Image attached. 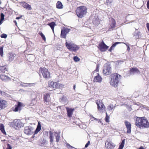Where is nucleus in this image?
<instances>
[{
    "mask_svg": "<svg viewBox=\"0 0 149 149\" xmlns=\"http://www.w3.org/2000/svg\"><path fill=\"white\" fill-rule=\"evenodd\" d=\"M135 122V125L140 129L147 128L149 127V122L145 117H137Z\"/></svg>",
    "mask_w": 149,
    "mask_h": 149,
    "instance_id": "f257e3e1",
    "label": "nucleus"
},
{
    "mask_svg": "<svg viewBox=\"0 0 149 149\" xmlns=\"http://www.w3.org/2000/svg\"><path fill=\"white\" fill-rule=\"evenodd\" d=\"M121 77V76L120 75L117 73L112 74L110 75V85L115 87H117Z\"/></svg>",
    "mask_w": 149,
    "mask_h": 149,
    "instance_id": "f03ea898",
    "label": "nucleus"
},
{
    "mask_svg": "<svg viewBox=\"0 0 149 149\" xmlns=\"http://www.w3.org/2000/svg\"><path fill=\"white\" fill-rule=\"evenodd\" d=\"M77 16L80 18L84 17L87 13L86 8L84 6H80L76 10Z\"/></svg>",
    "mask_w": 149,
    "mask_h": 149,
    "instance_id": "7ed1b4c3",
    "label": "nucleus"
},
{
    "mask_svg": "<svg viewBox=\"0 0 149 149\" xmlns=\"http://www.w3.org/2000/svg\"><path fill=\"white\" fill-rule=\"evenodd\" d=\"M65 45L67 48L71 51L75 52L79 49V47L77 45L72 42L68 43L66 40Z\"/></svg>",
    "mask_w": 149,
    "mask_h": 149,
    "instance_id": "20e7f679",
    "label": "nucleus"
},
{
    "mask_svg": "<svg viewBox=\"0 0 149 149\" xmlns=\"http://www.w3.org/2000/svg\"><path fill=\"white\" fill-rule=\"evenodd\" d=\"M10 126L14 127L16 129L21 128L23 126V124L19 120H15L13 122L10 123Z\"/></svg>",
    "mask_w": 149,
    "mask_h": 149,
    "instance_id": "39448f33",
    "label": "nucleus"
},
{
    "mask_svg": "<svg viewBox=\"0 0 149 149\" xmlns=\"http://www.w3.org/2000/svg\"><path fill=\"white\" fill-rule=\"evenodd\" d=\"M112 72L111 68L109 64H105L104 66L103 73L105 75H108Z\"/></svg>",
    "mask_w": 149,
    "mask_h": 149,
    "instance_id": "423d86ee",
    "label": "nucleus"
},
{
    "mask_svg": "<svg viewBox=\"0 0 149 149\" xmlns=\"http://www.w3.org/2000/svg\"><path fill=\"white\" fill-rule=\"evenodd\" d=\"M40 71L41 72L43 77L46 79H49L50 77V74L48 69L44 67L41 68L40 69Z\"/></svg>",
    "mask_w": 149,
    "mask_h": 149,
    "instance_id": "0eeeda50",
    "label": "nucleus"
},
{
    "mask_svg": "<svg viewBox=\"0 0 149 149\" xmlns=\"http://www.w3.org/2000/svg\"><path fill=\"white\" fill-rule=\"evenodd\" d=\"M34 128L31 126H26L25 127L24 132L27 135H31L33 133Z\"/></svg>",
    "mask_w": 149,
    "mask_h": 149,
    "instance_id": "6e6552de",
    "label": "nucleus"
},
{
    "mask_svg": "<svg viewBox=\"0 0 149 149\" xmlns=\"http://www.w3.org/2000/svg\"><path fill=\"white\" fill-rule=\"evenodd\" d=\"M96 103L97 106V109L98 111L100 112H102L103 110L105 109V107L103 104L102 101L100 100H97Z\"/></svg>",
    "mask_w": 149,
    "mask_h": 149,
    "instance_id": "1a4fd4ad",
    "label": "nucleus"
},
{
    "mask_svg": "<svg viewBox=\"0 0 149 149\" xmlns=\"http://www.w3.org/2000/svg\"><path fill=\"white\" fill-rule=\"evenodd\" d=\"M99 48L101 52H104L106 51L108 48L103 41H102L99 45Z\"/></svg>",
    "mask_w": 149,
    "mask_h": 149,
    "instance_id": "9d476101",
    "label": "nucleus"
},
{
    "mask_svg": "<svg viewBox=\"0 0 149 149\" xmlns=\"http://www.w3.org/2000/svg\"><path fill=\"white\" fill-rule=\"evenodd\" d=\"M70 29L68 28H64L62 29L61 32V36L62 38H65L66 35L70 31Z\"/></svg>",
    "mask_w": 149,
    "mask_h": 149,
    "instance_id": "9b49d317",
    "label": "nucleus"
},
{
    "mask_svg": "<svg viewBox=\"0 0 149 149\" xmlns=\"http://www.w3.org/2000/svg\"><path fill=\"white\" fill-rule=\"evenodd\" d=\"M93 75H94V74L96 73V72H93ZM96 74H97V75L94 77V82H101L102 79V78L100 76L99 73H96Z\"/></svg>",
    "mask_w": 149,
    "mask_h": 149,
    "instance_id": "f8f14e48",
    "label": "nucleus"
},
{
    "mask_svg": "<svg viewBox=\"0 0 149 149\" xmlns=\"http://www.w3.org/2000/svg\"><path fill=\"white\" fill-rule=\"evenodd\" d=\"M115 145L112 142H109L107 141L105 144V146L108 149H111L114 148Z\"/></svg>",
    "mask_w": 149,
    "mask_h": 149,
    "instance_id": "ddd939ff",
    "label": "nucleus"
},
{
    "mask_svg": "<svg viewBox=\"0 0 149 149\" xmlns=\"http://www.w3.org/2000/svg\"><path fill=\"white\" fill-rule=\"evenodd\" d=\"M6 102L0 98V110L5 108L6 106Z\"/></svg>",
    "mask_w": 149,
    "mask_h": 149,
    "instance_id": "4468645a",
    "label": "nucleus"
},
{
    "mask_svg": "<svg viewBox=\"0 0 149 149\" xmlns=\"http://www.w3.org/2000/svg\"><path fill=\"white\" fill-rule=\"evenodd\" d=\"M0 78L3 81L5 82L10 81L11 79L10 77L4 74H1L0 76Z\"/></svg>",
    "mask_w": 149,
    "mask_h": 149,
    "instance_id": "2eb2a0df",
    "label": "nucleus"
},
{
    "mask_svg": "<svg viewBox=\"0 0 149 149\" xmlns=\"http://www.w3.org/2000/svg\"><path fill=\"white\" fill-rule=\"evenodd\" d=\"M130 74L131 75L136 74H140V72L139 70L136 68H131L130 70Z\"/></svg>",
    "mask_w": 149,
    "mask_h": 149,
    "instance_id": "dca6fc26",
    "label": "nucleus"
},
{
    "mask_svg": "<svg viewBox=\"0 0 149 149\" xmlns=\"http://www.w3.org/2000/svg\"><path fill=\"white\" fill-rule=\"evenodd\" d=\"M125 125L127 128V133H130L131 132V124L129 122L126 121L125 122Z\"/></svg>",
    "mask_w": 149,
    "mask_h": 149,
    "instance_id": "f3484780",
    "label": "nucleus"
},
{
    "mask_svg": "<svg viewBox=\"0 0 149 149\" xmlns=\"http://www.w3.org/2000/svg\"><path fill=\"white\" fill-rule=\"evenodd\" d=\"M22 106V103L20 102H18L17 104L15 105V108L13 111L16 112L20 111L21 110Z\"/></svg>",
    "mask_w": 149,
    "mask_h": 149,
    "instance_id": "a211bd4d",
    "label": "nucleus"
},
{
    "mask_svg": "<svg viewBox=\"0 0 149 149\" xmlns=\"http://www.w3.org/2000/svg\"><path fill=\"white\" fill-rule=\"evenodd\" d=\"M66 110L67 111V115L69 117H71L72 116V112L74 110V109L72 108L67 107L66 108Z\"/></svg>",
    "mask_w": 149,
    "mask_h": 149,
    "instance_id": "6ab92c4d",
    "label": "nucleus"
},
{
    "mask_svg": "<svg viewBox=\"0 0 149 149\" xmlns=\"http://www.w3.org/2000/svg\"><path fill=\"white\" fill-rule=\"evenodd\" d=\"M21 4L24 8H26L29 10H31L32 9L31 5L25 2H21Z\"/></svg>",
    "mask_w": 149,
    "mask_h": 149,
    "instance_id": "aec40b11",
    "label": "nucleus"
},
{
    "mask_svg": "<svg viewBox=\"0 0 149 149\" xmlns=\"http://www.w3.org/2000/svg\"><path fill=\"white\" fill-rule=\"evenodd\" d=\"M16 56L15 54L13 53H9L8 56V61L10 62H11L13 61L14 59V58Z\"/></svg>",
    "mask_w": 149,
    "mask_h": 149,
    "instance_id": "412c9836",
    "label": "nucleus"
},
{
    "mask_svg": "<svg viewBox=\"0 0 149 149\" xmlns=\"http://www.w3.org/2000/svg\"><path fill=\"white\" fill-rule=\"evenodd\" d=\"M49 94L47 93L45 95H44V100L45 102H48L50 99Z\"/></svg>",
    "mask_w": 149,
    "mask_h": 149,
    "instance_id": "4be33fe9",
    "label": "nucleus"
},
{
    "mask_svg": "<svg viewBox=\"0 0 149 149\" xmlns=\"http://www.w3.org/2000/svg\"><path fill=\"white\" fill-rule=\"evenodd\" d=\"M115 106H114L112 104H109L107 107V111L109 112H112V113L113 112V110L115 109Z\"/></svg>",
    "mask_w": 149,
    "mask_h": 149,
    "instance_id": "5701e85b",
    "label": "nucleus"
},
{
    "mask_svg": "<svg viewBox=\"0 0 149 149\" xmlns=\"http://www.w3.org/2000/svg\"><path fill=\"white\" fill-rule=\"evenodd\" d=\"M32 85H35V83H23L22 82H21L20 84V85L21 86L23 87H28V86H32Z\"/></svg>",
    "mask_w": 149,
    "mask_h": 149,
    "instance_id": "b1692460",
    "label": "nucleus"
},
{
    "mask_svg": "<svg viewBox=\"0 0 149 149\" xmlns=\"http://www.w3.org/2000/svg\"><path fill=\"white\" fill-rule=\"evenodd\" d=\"M41 129V126L40 124L38 123V125L37 127L36 128L34 131V135L36 134L38 132L40 131Z\"/></svg>",
    "mask_w": 149,
    "mask_h": 149,
    "instance_id": "393cba45",
    "label": "nucleus"
},
{
    "mask_svg": "<svg viewBox=\"0 0 149 149\" xmlns=\"http://www.w3.org/2000/svg\"><path fill=\"white\" fill-rule=\"evenodd\" d=\"M56 8L58 9H62L63 8V5L60 1H58L56 4Z\"/></svg>",
    "mask_w": 149,
    "mask_h": 149,
    "instance_id": "a878e982",
    "label": "nucleus"
},
{
    "mask_svg": "<svg viewBox=\"0 0 149 149\" xmlns=\"http://www.w3.org/2000/svg\"><path fill=\"white\" fill-rule=\"evenodd\" d=\"M47 25L49 26L51 29L54 32V29L55 25H56L55 23L54 22H52L47 24Z\"/></svg>",
    "mask_w": 149,
    "mask_h": 149,
    "instance_id": "bb28decb",
    "label": "nucleus"
},
{
    "mask_svg": "<svg viewBox=\"0 0 149 149\" xmlns=\"http://www.w3.org/2000/svg\"><path fill=\"white\" fill-rule=\"evenodd\" d=\"M0 130L2 133L6 135V133L4 130V127L2 124H0Z\"/></svg>",
    "mask_w": 149,
    "mask_h": 149,
    "instance_id": "cd10ccee",
    "label": "nucleus"
},
{
    "mask_svg": "<svg viewBox=\"0 0 149 149\" xmlns=\"http://www.w3.org/2000/svg\"><path fill=\"white\" fill-rule=\"evenodd\" d=\"M49 132V138L50 139V142L52 143L54 141L53 132H52L51 131H50Z\"/></svg>",
    "mask_w": 149,
    "mask_h": 149,
    "instance_id": "c85d7f7f",
    "label": "nucleus"
},
{
    "mask_svg": "<svg viewBox=\"0 0 149 149\" xmlns=\"http://www.w3.org/2000/svg\"><path fill=\"white\" fill-rule=\"evenodd\" d=\"M0 70L3 73H5L6 72H7V69L6 66H3L0 67Z\"/></svg>",
    "mask_w": 149,
    "mask_h": 149,
    "instance_id": "c756f323",
    "label": "nucleus"
},
{
    "mask_svg": "<svg viewBox=\"0 0 149 149\" xmlns=\"http://www.w3.org/2000/svg\"><path fill=\"white\" fill-rule=\"evenodd\" d=\"M113 1V0H106V3L108 6L111 7Z\"/></svg>",
    "mask_w": 149,
    "mask_h": 149,
    "instance_id": "7c9ffc66",
    "label": "nucleus"
},
{
    "mask_svg": "<svg viewBox=\"0 0 149 149\" xmlns=\"http://www.w3.org/2000/svg\"><path fill=\"white\" fill-rule=\"evenodd\" d=\"M116 24V22L114 19H112L111 20L110 26L111 28L115 27Z\"/></svg>",
    "mask_w": 149,
    "mask_h": 149,
    "instance_id": "2f4dec72",
    "label": "nucleus"
},
{
    "mask_svg": "<svg viewBox=\"0 0 149 149\" xmlns=\"http://www.w3.org/2000/svg\"><path fill=\"white\" fill-rule=\"evenodd\" d=\"M125 139H123L122 140L121 143L119 146V148L118 149H123L125 144Z\"/></svg>",
    "mask_w": 149,
    "mask_h": 149,
    "instance_id": "473e14b6",
    "label": "nucleus"
},
{
    "mask_svg": "<svg viewBox=\"0 0 149 149\" xmlns=\"http://www.w3.org/2000/svg\"><path fill=\"white\" fill-rule=\"evenodd\" d=\"M53 88H58L59 87L58 84L56 82H53Z\"/></svg>",
    "mask_w": 149,
    "mask_h": 149,
    "instance_id": "72a5a7b5",
    "label": "nucleus"
},
{
    "mask_svg": "<svg viewBox=\"0 0 149 149\" xmlns=\"http://www.w3.org/2000/svg\"><path fill=\"white\" fill-rule=\"evenodd\" d=\"M54 135L56 136V142H58L59 141L60 134H58V135L54 134Z\"/></svg>",
    "mask_w": 149,
    "mask_h": 149,
    "instance_id": "f704fd0d",
    "label": "nucleus"
},
{
    "mask_svg": "<svg viewBox=\"0 0 149 149\" xmlns=\"http://www.w3.org/2000/svg\"><path fill=\"white\" fill-rule=\"evenodd\" d=\"M106 116L105 117V121L107 123H108L109 122V116L108 115L107 113L106 112Z\"/></svg>",
    "mask_w": 149,
    "mask_h": 149,
    "instance_id": "c9c22d12",
    "label": "nucleus"
},
{
    "mask_svg": "<svg viewBox=\"0 0 149 149\" xmlns=\"http://www.w3.org/2000/svg\"><path fill=\"white\" fill-rule=\"evenodd\" d=\"M0 55L2 56L3 55V47H0Z\"/></svg>",
    "mask_w": 149,
    "mask_h": 149,
    "instance_id": "e433bc0d",
    "label": "nucleus"
},
{
    "mask_svg": "<svg viewBox=\"0 0 149 149\" xmlns=\"http://www.w3.org/2000/svg\"><path fill=\"white\" fill-rule=\"evenodd\" d=\"M39 34L41 36V37L42 38V39L44 41H45L46 38H45V36L41 32H40L39 33Z\"/></svg>",
    "mask_w": 149,
    "mask_h": 149,
    "instance_id": "4c0bfd02",
    "label": "nucleus"
},
{
    "mask_svg": "<svg viewBox=\"0 0 149 149\" xmlns=\"http://www.w3.org/2000/svg\"><path fill=\"white\" fill-rule=\"evenodd\" d=\"M73 59L75 62H78L80 60V59L77 56H74V57Z\"/></svg>",
    "mask_w": 149,
    "mask_h": 149,
    "instance_id": "58836bf2",
    "label": "nucleus"
},
{
    "mask_svg": "<svg viewBox=\"0 0 149 149\" xmlns=\"http://www.w3.org/2000/svg\"><path fill=\"white\" fill-rule=\"evenodd\" d=\"M67 147L68 149H75V148H74L73 147H72L70 146L69 144L67 143L66 144ZM75 149H76L75 148Z\"/></svg>",
    "mask_w": 149,
    "mask_h": 149,
    "instance_id": "ea45409f",
    "label": "nucleus"
},
{
    "mask_svg": "<svg viewBox=\"0 0 149 149\" xmlns=\"http://www.w3.org/2000/svg\"><path fill=\"white\" fill-rule=\"evenodd\" d=\"M121 42H116L115 43H113L112 45L111 46L113 48H114V47L118 44L121 43Z\"/></svg>",
    "mask_w": 149,
    "mask_h": 149,
    "instance_id": "a19ab883",
    "label": "nucleus"
},
{
    "mask_svg": "<svg viewBox=\"0 0 149 149\" xmlns=\"http://www.w3.org/2000/svg\"><path fill=\"white\" fill-rule=\"evenodd\" d=\"M0 19H1L2 20H3L4 19V14L2 13H1L0 14Z\"/></svg>",
    "mask_w": 149,
    "mask_h": 149,
    "instance_id": "79ce46f5",
    "label": "nucleus"
},
{
    "mask_svg": "<svg viewBox=\"0 0 149 149\" xmlns=\"http://www.w3.org/2000/svg\"><path fill=\"white\" fill-rule=\"evenodd\" d=\"M1 37L2 38H5L7 37V35L5 34H3L1 35Z\"/></svg>",
    "mask_w": 149,
    "mask_h": 149,
    "instance_id": "37998d69",
    "label": "nucleus"
},
{
    "mask_svg": "<svg viewBox=\"0 0 149 149\" xmlns=\"http://www.w3.org/2000/svg\"><path fill=\"white\" fill-rule=\"evenodd\" d=\"M53 81H49L48 82V85L49 87L51 88V84H53Z\"/></svg>",
    "mask_w": 149,
    "mask_h": 149,
    "instance_id": "c03bdc74",
    "label": "nucleus"
},
{
    "mask_svg": "<svg viewBox=\"0 0 149 149\" xmlns=\"http://www.w3.org/2000/svg\"><path fill=\"white\" fill-rule=\"evenodd\" d=\"M12 148L11 146L8 143L7 145V148L6 149H12Z\"/></svg>",
    "mask_w": 149,
    "mask_h": 149,
    "instance_id": "a18cd8bd",
    "label": "nucleus"
},
{
    "mask_svg": "<svg viewBox=\"0 0 149 149\" xmlns=\"http://www.w3.org/2000/svg\"><path fill=\"white\" fill-rule=\"evenodd\" d=\"M90 143V141H88L87 143H86V144L85 145V148H87L88 146L89 145Z\"/></svg>",
    "mask_w": 149,
    "mask_h": 149,
    "instance_id": "49530a36",
    "label": "nucleus"
},
{
    "mask_svg": "<svg viewBox=\"0 0 149 149\" xmlns=\"http://www.w3.org/2000/svg\"><path fill=\"white\" fill-rule=\"evenodd\" d=\"M45 143V141L44 140L41 143V146H44Z\"/></svg>",
    "mask_w": 149,
    "mask_h": 149,
    "instance_id": "de8ad7c7",
    "label": "nucleus"
},
{
    "mask_svg": "<svg viewBox=\"0 0 149 149\" xmlns=\"http://www.w3.org/2000/svg\"><path fill=\"white\" fill-rule=\"evenodd\" d=\"M99 65H97V67H96V70H95L94 71V72L95 71H96V72H97V71H98V70H99Z\"/></svg>",
    "mask_w": 149,
    "mask_h": 149,
    "instance_id": "09e8293b",
    "label": "nucleus"
},
{
    "mask_svg": "<svg viewBox=\"0 0 149 149\" xmlns=\"http://www.w3.org/2000/svg\"><path fill=\"white\" fill-rule=\"evenodd\" d=\"M147 6L148 8L149 9V0L147 2Z\"/></svg>",
    "mask_w": 149,
    "mask_h": 149,
    "instance_id": "8fccbe9b",
    "label": "nucleus"
},
{
    "mask_svg": "<svg viewBox=\"0 0 149 149\" xmlns=\"http://www.w3.org/2000/svg\"><path fill=\"white\" fill-rule=\"evenodd\" d=\"M114 48H113L111 46L110 47V49H109V51L110 52H111L112 50Z\"/></svg>",
    "mask_w": 149,
    "mask_h": 149,
    "instance_id": "3c124183",
    "label": "nucleus"
},
{
    "mask_svg": "<svg viewBox=\"0 0 149 149\" xmlns=\"http://www.w3.org/2000/svg\"><path fill=\"white\" fill-rule=\"evenodd\" d=\"M121 43H124V44H125L127 47L129 46V44L128 43H125L124 42H121Z\"/></svg>",
    "mask_w": 149,
    "mask_h": 149,
    "instance_id": "603ef678",
    "label": "nucleus"
},
{
    "mask_svg": "<svg viewBox=\"0 0 149 149\" xmlns=\"http://www.w3.org/2000/svg\"><path fill=\"white\" fill-rule=\"evenodd\" d=\"M22 17V16H21L20 17H16V19H20Z\"/></svg>",
    "mask_w": 149,
    "mask_h": 149,
    "instance_id": "864d4df0",
    "label": "nucleus"
},
{
    "mask_svg": "<svg viewBox=\"0 0 149 149\" xmlns=\"http://www.w3.org/2000/svg\"><path fill=\"white\" fill-rule=\"evenodd\" d=\"M130 48L129 46L127 47V50L129 51L130 50Z\"/></svg>",
    "mask_w": 149,
    "mask_h": 149,
    "instance_id": "5fc2aeb1",
    "label": "nucleus"
},
{
    "mask_svg": "<svg viewBox=\"0 0 149 149\" xmlns=\"http://www.w3.org/2000/svg\"><path fill=\"white\" fill-rule=\"evenodd\" d=\"M97 120L98 121V122H99L100 123H101L102 124H103V123H102V121L100 120V119H97Z\"/></svg>",
    "mask_w": 149,
    "mask_h": 149,
    "instance_id": "6e6d98bb",
    "label": "nucleus"
},
{
    "mask_svg": "<svg viewBox=\"0 0 149 149\" xmlns=\"http://www.w3.org/2000/svg\"><path fill=\"white\" fill-rule=\"evenodd\" d=\"M55 134L56 135H58V134H60V132H55Z\"/></svg>",
    "mask_w": 149,
    "mask_h": 149,
    "instance_id": "4d7b16f0",
    "label": "nucleus"
},
{
    "mask_svg": "<svg viewBox=\"0 0 149 149\" xmlns=\"http://www.w3.org/2000/svg\"><path fill=\"white\" fill-rule=\"evenodd\" d=\"M139 149H145L142 146H141L140 147Z\"/></svg>",
    "mask_w": 149,
    "mask_h": 149,
    "instance_id": "13d9d810",
    "label": "nucleus"
},
{
    "mask_svg": "<svg viewBox=\"0 0 149 149\" xmlns=\"http://www.w3.org/2000/svg\"><path fill=\"white\" fill-rule=\"evenodd\" d=\"M3 20H2L1 19H0V25H1L2 23V22L3 21Z\"/></svg>",
    "mask_w": 149,
    "mask_h": 149,
    "instance_id": "bf43d9fd",
    "label": "nucleus"
},
{
    "mask_svg": "<svg viewBox=\"0 0 149 149\" xmlns=\"http://www.w3.org/2000/svg\"><path fill=\"white\" fill-rule=\"evenodd\" d=\"M73 88V89L75 90V88H76V85H74Z\"/></svg>",
    "mask_w": 149,
    "mask_h": 149,
    "instance_id": "052dcab7",
    "label": "nucleus"
},
{
    "mask_svg": "<svg viewBox=\"0 0 149 149\" xmlns=\"http://www.w3.org/2000/svg\"><path fill=\"white\" fill-rule=\"evenodd\" d=\"M4 93V92H2L1 91H0V94H1V95H2V93L3 94Z\"/></svg>",
    "mask_w": 149,
    "mask_h": 149,
    "instance_id": "680f3d73",
    "label": "nucleus"
},
{
    "mask_svg": "<svg viewBox=\"0 0 149 149\" xmlns=\"http://www.w3.org/2000/svg\"><path fill=\"white\" fill-rule=\"evenodd\" d=\"M14 22L15 23V24L16 25L17 24V22H16V21H15V20H14Z\"/></svg>",
    "mask_w": 149,
    "mask_h": 149,
    "instance_id": "e2e57ef3",
    "label": "nucleus"
},
{
    "mask_svg": "<svg viewBox=\"0 0 149 149\" xmlns=\"http://www.w3.org/2000/svg\"><path fill=\"white\" fill-rule=\"evenodd\" d=\"M93 118H94V120H97V119H97V118H94V117H93Z\"/></svg>",
    "mask_w": 149,
    "mask_h": 149,
    "instance_id": "0e129e2a",
    "label": "nucleus"
},
{
    "mask_svg": "<svg viewBox=\"0 0 149 149\" xmlns=\"http://www.w3.org/2000/svg\"><path fill=\"white\" fill-rule=\"evenodd\" d=\"M53 84H51V88H53Z\"/></svg>",
    "mask_w": 149,
    "mask_h": 149,
    "instance_id": "69168bd1",
    "label": "nucleus"
},
{
    "mask_svg": "<svg viewBox=\"0 0 149 149\" xmlns=\"http://www.w3.org/2000/svg\"><path fill=\"white\" fill-rule=\"evenodd\" d=\"M33 136H32V138H34V135H33Z\"/></svg>",
    "mask_w": 149,
    "mask_h": 149,
    "instance_id": "338daca9",
    "label": "nucleus"
}]
</instances>
